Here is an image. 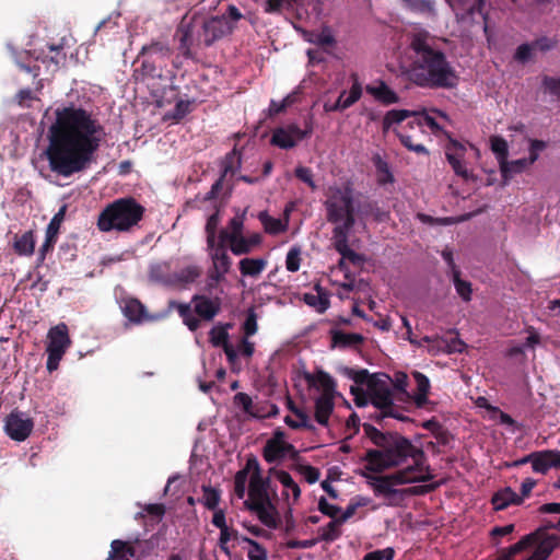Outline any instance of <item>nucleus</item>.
<instances>
[{
    "mask_svg": "<svg viewBox=\"0 0 560 560\" xmlns=\"http://www.w3.org/2000/svg\"><path fill=\"white\" fill-rule=\"evenodd\" d=\"M105 130L92 112L73 104L55 110L45 154L51 172L69 177L94 162Z\"/></svg>",
    "mask_w": 560,
    "mask_h": 560,
    "instance_id": "1",
    "label": "nucleus"
},
{
    "mask_svg": "<svg viewBox=\"0 0 560 560\" xmlns=\"http://www.w3.org/2000/svg\"><path fill=\"white\" fill-rule=\"evenodd\" d=\"M412 51L410 63L401 67L402 75L422 89L452 90L458 85L459 77L445 54L434 46V38L427 31H418L409 37Z\"/></svg>",
    "mask_w": 560,
    "mask_h": 560,
    "instance_id": "2",
    "label": "nucleus"
},
{
    "mask_svg": "<svg viewBox=\"0 0 560 560\" xmlns=\"http://www.w3.org/2000/svg\"><path fill=\"white\" fill-rule=\"evenodd\" d=\"M271 476L280 480L278 465L271 467L267 476H262L258 459L250 455L245 466L234 476V493L238 499H243L248 481V498L244 502L245 506L256 514L265 526L276 528L279 517L278 495L277 487L271 483Z\"/></svg>",
    "mask_w": 560,
    "mask_h": 560,
    "instance_id": "3",
    "label": "nucleus"
},
{
    "mask_svg": "<svg viewBox=\"0 0 560 560\" xmlns=\"http://www.w3.org/2000/svg\"><path fill=\"white\" fill-rule=\"evenodd\" d=\"M365 436L373 443L374 448H368L361 460L365 463L360 471L369 475L384 476L383 472L396 468L407 462L413 464L425 460L424 452L411 441L397 432H383L370 423L362 424Z\"/></svg>",
    "mask_w": 560,
    "mask_h": 560,
    "instance_id": "4",
    "label": "nucleus"
},
{
    "mask_svg": "<svg viewBox=\"0 0 560 560\" xmlns=\"http://www.w3.org/2000/svg\"><path fill=\"white\" fill-rule=\"evenodd\" d=\"M424 462L420 464H412L404 469L397 470L387 476H374L369 475L366 471H362L361 476L365 479L366 485L373 490L375 497H384L387 499L395 498L397 495H418L423 494L432 489L434 486H417L407 489H397V486L428 481L432 477L424 475Z\"/></svg>",
    "mask_w": 560,
    "mask_h": 560,
    "instance_id": "5",
    "label": "nucleus"
},
{
    "mask_svg": "<svg viewBox=\"0 0 560 560\" xmlns=\"http://www.w3.org/2000/svg\"><path fill=\"white\" fill-rule=\"evenodd\" d=\"M145 208L132 197L108 203L98 214L96 226L101 232H131L142 221Z\"/></svg>",
    "mask_w": 560,
    "mask_h": 560,
    "instance_id": "6",
    "label": "nucleus"
},
{
    "mask_svg": "<svg viewBox=\"0 0 560 560\" xmlns=\"http://www.w3.org/2000/svg\"><path fill=\"white\" fill-rule=\"evenodd\" d=\"M353 189L351 184L343 187L331 186L328 188L327 198L324 202L326 218L329 223L335 224L332 235L338 231L350 232L355 224V211L353 201Z\"/></svg>",
    "mask_w": 560,
    "mask_h": 560,
    "instance_id": "7",
    "label": "nucleus"
},
{
    "mask_svg": "<svg viewBox=\"0 0 560 560\" xmlns=\"http://www.w3.org/2000/svg\"><path fill=\"white\" fill-rule=\"evenodd\" d=\"M168 310H176L183 319V323L190 331H196L200 327V320H212L221 311V300L211 299L205 294H195L191 303H179L177 301L168 302Z\"/></svg>",
    "mask_w": 560,
    "mask_h": 560,
    "instance_id": "8",
    "label": "nucleus"
},
{
    "mask_svg": "<svg viewBox=\"0 0 560 560\" xmlns=\"http://www.w3.org/2000/svg\"><path fill=\"white\" fill-rule=\"evenodd\" d=\"M303 375L308 387L320 392V394L315 398L314 417L318 424L327 427L329 418L335 409L337 384L335 380L323 370H318L316 373L304 372Z\"/></svg>",
    "mask_w": 560,
    "mask_h": 560,
    "instance_id": "9",
    "label": "nucleus"
},
{
    "mask_svg": "<svg viewBox=\"0 0 560 560\" xmlns=\"http://www.w3.org/2000/svg\"><path fill=\"white\" fill-rule=\"evenodd\" d=\"M47 338L48 343L46 348V368L49 372H54L58 369L59 362L71 345L67 325L61 323L51 327L48 331Z\"/></svg>",
    "mask_w": 560,
    "mask_h": 560,
    "instance_id": "10",
    "label": "nucleus"
},
{
    "mask_svg": "<svg viewBox=\"0 0 560 560\" xmlns=\"http://www.w3.org/2000/svg\"><path fill=\"white\" fill-rule=\"evenodd\" d=\"M33 428V419L19 409L12 410L5 418L4 431L13 441H25L31 435Z\"/></svg>",
    "mask_w": 560,
    "mask_h": 560,
    "instance_id": "11",
    "label": "nucleus"
},
{
    "mask_svg": "<svg viewBox=\"0 0 560 560\" xmlns=\"http://www.w3.org/2000/svg\"><path fill=\"white\" fill-rule=\"evenodd\" d=\"M110 553L107 560H130L136 556L145 557L153 549V544L150 540L140 541H124L115 539L110 544Z\"/></svg>",
    "mask_w": 560,
    "mask_h": 560,
    "instance_id": "12",
    "label": "nucleus"
},
{
    "mask_svg": "<svg viewBox=\"0 0 560 560\" xmlns=\"http://www.w3.org/2000/svg\"><path fill=\"white\" fill-rule=\"evenodd\" d=\"M558 528V524L551 521H545L544 525L536 530H541V539L534 542L535 550L525 560H547L552 551L560 547V537L555 534H548V529Z\"/></svg>",
    "mask_w": 560,
    "mask_h": 560,
    "instance_id": "13",
    "label": "nucleus"
},
{
    "mask_svg": "<svg viewBox=\"0 0 560 560\" xmlns=\"http://www.w3.org/2000/svg\"><path fill=\"white\" fill-rule=\"evenodd\" d=\"M234 30V26L225 21V19L220 15L212 16L208 20H205L202 23L201 33H199V38L202 39L203 44L209 47L214 42L224 37L228 34H231Z\"/></svg>",
    "mask_w": 560,
    "mask_h": 560,
    "instance_id": "14",
    "label": "nucleus"
},
{
    "mask_svg": "<svg viewBox=\"0 0 560 560\" xmlns=\"http://www.w3.org/2000/svg\"><path fill=\"white\" fill-rule=\"evenodd\" d=\"M369 400L375 409L387 411L394 406L393 393L386 381L372 378L369 382Z\"/></svg>",
    "mask_w": 560,
    "mask_h": 560,
    "instance_id": "15",
    "label": "nucleus"
},
{
    "mask_svg": "<svg viewBox=\"0 0 560 560\" xmlns=\"http://www.w3.org/2000/svg\"><path fill=\"white\" fill-rule=\"evenodd\" d=\"M280 114V103L271 101L270 106L264 117L259 119L258 126L256 127L257 133L260 137H266L269 131H272L271 144L280 147V126L277 124V117Z\"/></svg>",
    "mask_w": 560,
    "mask_h": 560,
    "instance_id": "16",
    "label": "nucleus"
},
{
    "mask_svg": "<svg viewBox=\"0 0 560 560\" xmlns=\"http://www.w3.org/2000/svg\"><path fill=\"white\" fill-rule=\"evenodd\" d=\"M67 212V205H63L58 212L52 217L46 229L45 241L39 247L37 255V262L43 264L46 259V255L52 252L57 242L58 233L65 215Z\"/></svg>",
    "mask_w": 560,
    "mask_h": 560,
    "instance_id": "17",
    "label": "nucleus"
},
{
    "mask_svg": "<svg viewBox=\"0 0 560 560\" xmlns=\"http://www.w3.org/2000/svg\"><path fill=\"white\" fill-rule=\"evenodd\" d=\"M240 166V158L237 156L236 149L228 153L222 162V172L220 177L213 183L211 189L207 192L205 200L215 199L222 191L225 178L230 175L234 176L236 168Z\"/></svg>",
    "mask_w": 560,
    "mask_h": 560,
    "instance_id": "18",
    "label": "nucleus"
},
{
    "mask_svg": "<svg viewBox=\"0 0 560 560\" xmlns=\"http://www.w3.org/2000/svg\"><path fill=\"white\" fill-rule=\"evenodd\" d=\"M466 147L455 139H451L445 148V156L456 175L468 179L470 173L464 163Z\"/></svg>",
    "mask_w": 560,
    "mask_h": 560,
    "instance_id": "19",
    "label": "nucleus"
},
{
    "mask_svg": "<svg viewBox=\"0 0 560 560\" xmlns=\"http://www.w3.org/2000/svg\"><path fill=\"white\" fill-rule=\"evenodd\" d=\"M355 220L364 222L372 218L376 222H386L389 219V212L381 209L377 201L365 198L358 200L354 205Z\"/></svg>",
    "mask_w": 560,
    "mask_h": 560,
    "instance_id": "20",
    "label": "nucleus"
},
{
    "mask_svg": "<svg viewBox=\"0 0 560 560\" xmlns=\"http://www.w3.org/2000/svg\"><path fill=\"white\" fill-rule=\"evenodd\" d=\"M349 233L338 231V234L332 235L334 247L341 255L339 267L343 268L345 259H348L351 264L359 266L364 261V257L361 254L355 253L349 247Z\"/></svg>",
    "mask_w": 560,
    "mask_h": 560,
    "instance_id": "21",
    "label": "nucleus"
},
{
    "mask_svg": "<svg viewBox=\"0 0 560 560\" xmlns=\"http://www.w3.org/2000/svg\"><path fill=\"white\" fill-rule=\"evenodd\" d=\"M312 133L313 126L310 121L305 122L303 129L295 124L282 127V150L294 148L302 140L310 138Z\"/></svg>",
    "mask_w": 560,
    "mask_h": 560,
    "instance_id": "22",
    "label": "nucleus"
},
{
    "mask_svg": "<svg viewBox=\"0 0 560 560\" xmlns=\"http://www.w3.org/2000/svg\"><path fill=\"white\" fill-rule=\"evenodd\" d=\"M208 248L210 249L214 269V271L211 273V278L214 280H220L226 272H229L231 267V259L222 241L218 244L215 243L213 247Z\"/></svg>",
    "mask_w": 560,
    "mask_h": 560,
    "instance_id": "23",
    "label": "nucleus"
},
{
    "mask_svg": "<svg viewBox=\"0 0 560 560\" xmlns=\"http://www.w3.org/2000/svg\"><path fill=\"white\" fill-rule=\"evenodd\" d=\"M202 275L201 267L197 265H189L176 272H173L172 276V288L184 290L187 289L190 284L195 283L198 278Z\"/></svg>",
    "mask_w": 560,
    "mask_h": 560,
    "instance_id": "24",
    "label": "nucleus"
},
{
    "mask_svg": "<svg viewBox=\"0 0 560 560\" xmlns=\"http://www.w3.org/2000/svg\"><path fill=\"white\" fill-rule=\"evenodd\" d=\"M143 60L139 68L135 69L133 77L137 81H145L151 78L163 79L164 75L162 73L163 68L166 66H160L159 60L156 58H152L149 56H142Z\"/></svg>",
    "mask_w": 560,
    "mask_h": 560,
    "instance_id": "25",
    "label": "nucleus"
},
{
    "mask_svg": "<svg viewBox=\"0 0 560 560\" xmlns=\"http://www.w3.org/2000/svg\"><path fill=\"white\" fill-rule=\"evenodd\" d=\"M523 497H520L511 487H505L493 493L491 504L493 510L503 511L511 505H521Z\"/></svg>",
    "mask_w": 560,
    "mask_h": 560,
    "instance_id": "26",
    "label": "nucleus"
},
{
    "mask_svg": "<svg viewBox=\"0 0 560 560\" xmlns=\"http://www.w3.org/2000/svg\"><path fill=\"white\" fill-rule=\"evenodd\" d=\"M140 56H149L152 58H156L159 60L160 66H167V61L172 57V49L167 43L161 40H153L148 45H144L139 55Z\"/></svg>",
    "mask_w": 560,
    "mask_h": 560,
    "instance_id": "27",
    "label": "nucleus"
},
{
    "mask_svg": "<svg viewBox=\"0 0 560 560\" xmlns=\"http://www.w3.org/2000/svg\"><path fill=\"white\" fill-rule=\"evenodd\" d=\"M233 401L237 408H241L246 415L255 418H264L266 416H275L278 413L276 405H272L269 411L261 412L260 409L253 404L250 396L245 393H237L234 396Z\"/></svg>",
    "mask_w": 560,
    "mask_h": 560,
    "instance_id": "28",
    "label": "nucleus"
},
{
    "mask_svg": "<svg viewBox=\"0 0 560 560\" xmlns=\"http://www.w3.org/2000/svg\"><path fill=\"white\" fill-rule=\"evenodd\" d=\"M331 338V348L347 349L360 346L364 342V337L355 332H345L339 329L329 331Z\"/></svg>",
    "mask_w": 560,
    "mask_h": 560,
    "instance_id": "29",
    "label": "nucleus"
},
{
    "mask_svg": "<svg viewBox=\"0 0 560 560\" xmlns=\"http://www.w3.org/2000/svg\"><path fill=\"white\" fill-rule=\"evenodd\" d=\"M368 94L372 95L377 102L384 105H392L399 102V96L384 81H378L377 85L368 84L365 86Z\"/></svg>",
    "mask_w": 560,
    "mask_h": 560,
    "instance_id": "30",
    "label": "nucleus"
},
{
    "mask_svg": "<svg viewBox=\"0 0 560 560\" xmlns=\"http://www.w3.org/2000/svg\"><path fill=\"white\" fill-rule=\"evenodd\" d=\"M172 264L170 261H161L150 266L149 279L154 283L172 288Z\"/></svg>",
    "mask_w": 560,
    "mask_h": 560,
    "instance_id": "31",
    "label": "nucleus"
},
{
    "mask_svg": "<svg viewBox=\"0 0 560 560\" xmlns=\"http://www.w3.org/2000/svg\"><path fill=\"white\" fill-rule=\"evenodd\" d=\"M13 249L19 256H32L35 250V236L32 230L23 234H15L13 237Z\"/></svg>",
    "mask_w": 560,
    "mask_h": 560,
    "instance_id": "32",
    "label": "nucleus"
},
{
    "mask_svg": "<svg viewBox=\"0 0 560 560\" xmlns=\"http://www.w3.org/2000/svg\"><path fill=\"white\" fill-rule=\"evenodd\" d=\"M122 313L130 322L137 324L149 318L144 305L137 299L125 300Z\"/></svg>",
    "mask_w": 560,
    "mask_h": 560,
    "instance_id": "33",
    "label": "nucleus"
},
{
    "mask_svg": "<svg viewBox=\"0 0 560 560\" xmlns=\"http://www.w3.org/2000/svg\"><path fill=\"white\" fill-rule=\"evenodd\" d=\"M316 294L305 293L303 301L311 307H314L318 313H324L329 307V299L326 291L319 284L315 285Z\"/></svg>",
    "mask_w": 560,
    "mask_h": 560,
    "instance_id": "34",
    "label": "nucleus"
},
{
    "mask_svg": "<svg viewBox=\"0 0 560 560\" xmlns=\"http://www.w3.org/2000/svg\"><path fill=\"white\" fill-rule=\"evenodd\" d=\"M491 142V150L495 154L497 160L500 165V172L505 173L506 172V159L509 156V145L508 141L499 136H494L490 140Z\"/></svg>",
    "mask_w": 560,
    "mask_h": 560,
    "instance_id": "35",
    "label": "nucleus"
},
{
    "mask_svg": "<svg viewBox=\"0 0 560 560\" xmlns=\"http://www.w3.org/2000/svg\"><path fill=\"white\" fill-rule=\"evenodd\" d=\"M262 456L268 463L280 459V428L273 430L271 439L267 441L264 447Z\"/></svg>",
    "mask_w": 560,
    "mask_h": 560,
    "instance_id": "36",
    "label": "nucleus"
},
{
    "mask_svg": "<svg viewBox=\"0 0 560 560\" xmlns=\"http://www.w3.org/2000/svg\"><path fill=\"white\" fill-rule=\"evenodd\" d=\"M287 406H288V408L290 410H292L294 412V415L298 418V420H293L290 416H287L284 418V422L289 427H291L293 429L304 428V429H307V430H312L314 428L313 424L310 421L308 415L305 411L301 410V409L293 408L292 400L289 397L287 399Z\"/></svg>",
    "mask_w": 560,
    "mask_h": 560,
    "instance_id": "37",
    "label": "nucleus"
},
{
    "mask_svg": "<svg viewBox=\"0 0 560 560\" xmlns=\"http://www.w3.org/2000/svg\"><path fill=\"white\" fill-rule=\"evenodd\" d=\"M412 376L417 384V393L415 394L413 399L417 406H422L427 402L430 389V381L423 373L418 371H415Z\"/></svg>",
    "mask_w": 560,
    "mask_h": 560,
    "instance_id": "38",
    "label": "nucleus"
},
{
    "mask_svg": "<svg viewBox=\"0 0 560 560\" xmlns=\"http://www.w3.org/2000/svg\"><path fill=\"white\" fill-rule=\"evenodd\" d=\"M372 162L376 170L377 183L382 186L386 184L394 183L395 178L389 168L388 163L381 158V155L375 154L372 159Z\"/></svg>",
    "mask_w": 560,
    "mask_h": 560,
    "instance_id": "39",
    "label": "nucleus"
},
{
    "mask_svg": "<svg viewBox=\"0 0 560 560\" xmlns=\"http://www.w3.org/2000/svg\"><path fill=\"white\" fill-rule=\"evenodd\" d=\"M342 523L335 518L330 521L326 526L318 529L319 536L316 538L318 541L332 542L341 536L340 526Z\"/></svg>",
    "mask_w": 560,
    "mask_h": 560,
    "instance_id": "40",
    "label": "nucleus"
},
{
    "mask_svg": "<svg viewBox=\"0 0 560 560\" xmlns=\"http://www.w3.org/2000/svg\"><path fill=\"white\" fill-rule=\"evenodd\" d=\"M266 267V261L260 258H244L240 261V270L243 276H258Z\"/></svg>",
    "mask_w": 560,
    "mask_h": 560,
    "instance_id": "41",
    "label": "nucleus"
},
{
    "mask_svg": "<svg viewBox=\"0 0 560 560\" xmlns=\"http://www.w3.org/2000/svg\"><path fill=\"white\" fill-rule=\"evenodd\" d=\"M416 115L415 112L407 109H392L388 110L383 119V131L387 132L389 128L395 124H400L405 119Z\"/></svg>",
    "mask_w": 560,
    "mask_h": 560,
    "instance_id": "42",
    "label": "nucleus"
},
{
    "mask_svg": "<svg viewBox=\"0 0 560 560\" xmlns=\"http://www.w3.org/2000/svg\"><path fill=\"white\" fill-rule=\"evenodd\" d=\"M362 95V86L361 83L358 81L357 77L353 75V83L349 91V94L347 95L346 91H342L339 95L342 105L345 109L351 107L354 103H357Z\"/></svg>",
    "mask_w": 560,
    "mask_h": 560,
    "instance_id": "43",
    "label": "nucleus"
},
{
    "mask_svg": "<svg viewBox=\"0 0 560 560\" xmlns=\"http://www.w3.org/2000/svg\"><path fill=\"white\" fill-rule=\"evenodd\" d=\"M245 214H246V210H244L242 214H237L231 219V221H230L231 231L228 232L225 230H222L220 233V238L222 242H226V241L233 238V236L242 235Z\"/></svg>",
    "mask_w": 560,
    "mask_h": 560,
    "instance_id": "44",
    "label": "nucleus"
},
{
    "mask_svg": "<svg viewBox=\"0 0 560 560\" xmlns=\"http://www.w3.org/2000/svg\"><path fill=\"white\" fill-rule=\"evenodd\" d=\"M530 165L532 164L528 162L526 158L518 159L512 162H509L506 160V172L501 173L504 183L509 182L515 174L524 172Z\"/></svg>",
    "mask_w": 560,
    "mask_h": 560,
    "instance_id": "45",
    "label": "nucleus"
},
{
    "mask_svg": "<svg viewBox=\"0 0 560 560\" xmlns=\"http://www.w3.org/2000/svg\"><path fill=\"white\" fill-rule=\"evenodd\" d=\"M453 282L458 295L466 302L471 300V284L470 282L460 279L459 270H454Z\"/></svg>",
    "mask_w": 560,
    "mask_h": 560,
    "instance_id": "46",
    "label": "nucleus"
},
{
    "mask_svg": "<svg viewBox=\"0 0 560 560\" xmlns=\"http://www.w3.org/2000/svg\"><path fill=\"white\" fill-rule=\"evenodd\" d=\"M532 467L535 472L539 474H546L551 468L547 451L533 453Z\"/></svg>",
    "mask_w": 560,
    "mask_h": 560,
    "instance_id": "47",
    "label": "nucleus"
},
{
    "mask_svg": "<svg viewBox=\"0 0 560 560\" xmlns=\"http://www.w3.org/2000/svg\"><path fill=\"white\" fill-rule=\"evenodd\" d=\"M220 502V491L210 487H202V503L208 510H215Z\"/></svg>",
    "mask_w": 560,
    "mask_h": 560,
    "instance_id": "48",
    "label": "nucleus"
},
{
    "mask_svg": "<svg viewBox=\"0 0 560 560\" xmlns=\"http://www.w3.org/2000/svg\"><path fill=\"white\" fill-rule=\"evenodd\" d=\"M230 244V248L234 255H245L253 250L252 246L246 241V237L242 235L233 236V238L226 241Z\"/></svg>",
    "mask_w": 560,
    "mask_h": 560,
    "instance_id": "49",
    "label": "nucleus"
},
{
    "mask_svg": "<svg viewBox=\"0 0 560 560\" xmlns=\"http://www.w3.org/2000/svg\"><path fill=\"white\" fill-rule=\"evenodd\" d=\"M220 223V217L219 213L215 212L211 214L206 223V233H207V245L208 247H213L215 244V235L217 230Z\"/></svg>",
    "mask_w": 560,
    "mask_h": 560,
    "instance_id": "50",
    "label": "nucleus"
},
{
    "mask_svg": "<svg viewBox=\"0 0 560 560\" xmlns=\"http://www.w3.org/2000/svg\"><path fill=\"white\" fill-rule=\"evenodd\" d=\"M210 341L214 347H222L229 342L226 327L214 326L209 332Z\"/></svg>",
    "mask_w": 560,
    "mask_h": 560,
    "instance_id": "51",
    "label": "nucleus"
},
{
    "mask_svg": "<svg viewBox=\"0 0 560 560\" xmlns=\"http://www.w3.org/2000/svg\"><path fill=\"white\" fill-rule=\"evenodd\" d=\"M258 219L264 225L267 233L278 234L280 233V219L271 218L267 211H261L258 214Z\"/></svg>",
    "mask_w": 560,
    "mask_h": 560,
    "instance_id": "52",
    "label": "nucleus"
},
{
    "mask_svg": "<svg viewBox=\"0 0 560 560\" xmlns=\"http://www.w3.org/2000/svg\"><path fill=\"white\" fill-rule=\"evenodd\" d=\"M534 50H535V47H534L533 43L522 44L516 48L515 54H514V59L517 62L525 65L533 58Z\"/></svg>",
    "mask_w": 560,
    "mask_h": 560,
    "instance_id": "53",
    "label": "nucleus"
},
{
    "mask_svg": "<svg viewBox=\"0 0 560 560\" xmlns=\"http://www.w3.org/2000/svg\"><path fill=\"white\" fill-rule=\"evenodd\" d=\"M535 50H539L541 52H547L555 49L558 45V39L556 37L541 36L532 42Z\"/></svg>",
    "mask_w": 560,
    "mask_h": 560,
    "instance_id": "54",
    "label": "nucleus"
},
{
    "mask_svg": "<svg viewBox=\"0 0 560 560\" xmlns=\"http://www.w3.org/2000/svg\"><path fill=\"white\" fill-rule=\"evenodd\" d=\"M441 343L447 353H462L466 347L457 336H453L450 339H441Z\"/></svg>",
    "mask_w": 560,
    "mask_h": 560,
    "instance_id": "55",
    "label": "nucleus"
},
{
    "mask_svg": "<svg viewBox=\"0 0 560 560\" xmlns=\"http://www.w3.org/2000/svg\"><path fill=\"white\" fill-rule=\"evenodd\" d=\"M395 550L392 547L368 552L362 560H393Z\"/></svg>",
    "mask_w": 560,
    "mask_h": 560,
    "instance_id": "56",
    "label": "nucleus"
},
{
    "mask_svg": "<svg viewBox=\"0 0 560 560\" xmlns=\"http://www.w3.org/2000/svg\"><path fill=\"white\" fill-rule=\"evenodd\" d=\"M416 117L415 119V122L417 124L418 127H423V126H427L429 127L433 132H436L439 131L441 128L439 126V124L436 122V120L431 117L430 115L428 114H417L413 115ZM412 122H410V125H412Z\"/></svg>",
    "mask_w": 560,
    "mask_h": 560,
    "instance_id": "57",
    "label": "nucleus"
},
{
    "mask_svg": "<svg viewBox=\"0 0 560 560\" xmlns=\"http://www.w3.org/2000/svg\"><path fill=\"white\" fill-rule=\"evenodd\" d=\"M398 137L401 144L406 147L408 150L419 154H428V150L425 149V147L421 143H413L411 136L399 133Z\"/></svg>",
    "mask_w": 560,
    "mask_h": 560,
    "instance_id": "58",
    "label": "nucleus"
},
{
    "mask_svg": "<svg viewBox=\"0 0 560 560\" xmlns=\"http://www.w3.org/2000/svg\"><path fill=\"white\" fill-rule=\"evenodd\" d=\"M282 488H284L287 491H291L293 494L294 500H298L301 490L299 485L293 480L291 475L284 470H282Z\"/></svg>",
    "mask_w": 560,
    "mask_h": 560,
    "instance_id": "59",
    "label": "nucleus"
},
{
    "mask_svg": "<svg viewBox=\"0 0 560 560\" xmlns=\"http://www.w3.org/2000/svg\"><path fill=\"white\" fill-rule=\"evenodd\" d=\"M348 376L353 380L357 384L363 385L366 384L369 386V382L372 378H377L376 376H371L368 370H348Z\"/></svg>",
    "mask_w": 560,
    "mask_h": 560,
    "instance_id": "60",
    "label": "nucleus"
},
{
    "mask_svg": "<svg viewBox=\"0 0 560 560\" xmlns=\"http://www.w3.org/2000/svg\"><path fill=\"white\" fill-rule=\"evenodd\" d=\"M366 503L368 501L363 498H360V500L357 502L351 501L346 508V510L342 512V514L337 518L343 524L355 514L358 508L364 506L366 505Z\"/></svg>",
    "mask_w": 560,
    "mask_h": 560,
    "instance_id": "61",
    "label": "nucleus"
},
{
    "mask_svg": "<svg viewBox=\"0 0 560 560\" xmlns=\"http://www.w3.org/2000/svg\"><path fill=\"white\" fill-rule=\"evenodd\" d=\"M318 510L324 515L331 517L332 520L337 518V514L340 512V508L337 505L330 504L325 497H320L318 500Z\"/></svg>",
    "mask_w": 560,
    "mask_h": 560,
    "instance_id": "62",
    "label": "nucleus"
},
{
    "mask_svg": "<svg viewBox=\"0 0 560 560\" xmlns=\"http://www.w3.org/2000/svg\"><path fill=\"white\" fill-rule=\"evenodd\" d=\"M542 86L551 95L560 97V78L544 75Z\"/></svg>",
    "mask_w": 560,
    "mask_h": 560,
    "instance_id": "63",
    "label": "nucleus"
},
{
    "mask_svg": "<svg viewBox=\"0 0 560 560\" xmlns=\"http://www.w3.org/2000/svg\"><path fill=\"white\" fill-rule=\"evenodd\" d=\"M190 102L189 101H178L173 109L172 117L179 121L182 120L187 114L190 113Z\"/></svg>",
    "mask_w": 560,
    "mask_h": 560,
    "instance_id": "64",
    "label": "nucleus"
}]
</instances>
